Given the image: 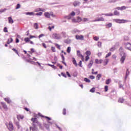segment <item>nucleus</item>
Masks as SVG:
<instances>
[{
    "instance_id": "29",
    "label": "nucleus",
    "mask_w": 131,
    "mask_h": 131,
    "mask_svg": "<svg viewBox=\"0 0 131 131\" xmlns=\"http://www.w3.org/2000/svg\"><path fill=\"white\" fill-rule=\"evenodd\" d=\"M124 102V99L123 98H120L118 100L119 103H123Z\"/></svg>"
},
{
    "instance_id": "13",
    "label": "nucleus",
    "mask_w": 131,
    "mask_h": 131,
    "mask_svg": "<svg viewBox=\"0 0 131 131\" xmlns=\"http://www.w3.org/2000/svg\"><path fill=\"white\" fill-rule=\"evenodd\" d=\"M4 100L8 104H10V103H12V100L10 99V98H5Z\"/></svg>"
},
{
    "instance_id": "28",
    "label": "nucleus",
    "mask_w": 131,
    "mask_h": 131,
    "mask_svg": "<svg viewBox=\"0 0 131 131\" xmlns=\"http://www.w3.org/2000/svg\"><path fill=\"white\" fill-rule=\"evenodd\" d=\"M120 14L119 12L117 11V10H115L114 12L115 16H119Z\"/></svg>"
},
{
    "instance_id": "20",
    "label": "nucleus",
    "mask_w": 131,
    "mask_h": 131,
    "mask_svg": "<svg viewBox=\"0 0 131 131\" xmlns=\"http://www.w3.org/2000/svg\"><path fill=\"white\" fill-rule=\"evenodd\" d=\"M25 15H27L29 16H34V12H25Z\"/></svg>"
},
{
    "instance_id": "43",
    "label": "nucleus",
    "mask_w": 131,
    "mask_h": 131,
    "mask_svg": "<svg viewBox=\"0 0 131 131\" xmlns=\"http://www.w3.org/2000/svg\"><path fill=\"white\" fill-rule=\"evenodd\" d=\"M106 26H107V27H108V28H110L111 27H112V23H110L109 24H106Z\"/></svg>"
},
{
    "instance_id": "41",
    "label": "nucleus",
    "mask_w": 131,
    "mask_h": 131,
    "mask_svg": "<svg viewBox=\"0 0 131 131\" xmlns=\"http://www.w3.org/2000/svg\"><path fill=\"white\" fill-rule=\"evenodd\" d=\"M55 28V26H52V27H49L48 29H49L50 31H52V29H54Z\"/></svg>"
},
{
    "instance_id": "25",
    "label": "nucleus",
    "mask_w": 131,
    "mask_h": 131,
    "mask_svg": "<svg viewBox=\"0 0 131 131\" xmlns=\"http://www.w3.org/2000/svg\"><path fill=\"white\" fill-rule=\"evenodd\" d=\"M81 21H82L81 17L79 16L77 17V23H79V22H81Z\"/></svg>"
},
{
    "instance_id": "2",
    "label": "nucleus",
    "mask_w": 131,
    "mask_h": 131,
    "mask_svg": "<svg viewBox=\"0 0 131 131\" xmlns=\"http://www.w3.org/2000/svg\"><path fill=\"white\" fill-rule=\"evenodd\" d=\"M44 16L46 17V18H48L50 19L51 17H53V18H55L56 17V15L53 13V12H45L44 14Z\"/></svg>"
},
{
    "instance_id": "11",
    "label": "nucleus",
    "mask_w": 131,
    "mask_h": 131,
    "mask_svg": "<svg viewBox=\"0 0 131 131\" xmlns=\"http://www.w3.org/2000/svg\"><path fill=\"white\" fill-rule=\"evenodd\" d=\"M125 48L126 49H127V50H129V51H131V44L129 43H125Z\"/></svg>"
},
{
    "instance_id": "36",
    "label": "nucleus",
    "mask_w": 131,
    "mask_h": 131,
    "mask_svg": "<svg viewBox=\"0 0 131 131\" xmlns=\"http://www.w3.org/2000/svg\"><path fill=\"white\" fill-rule=\"evenodd\" d=\"M102 15H104V16H113V13H105L104 14H102Z\"/></svg>"
},
{
    "instance_id": "12",
    "label": "nucleus",
    "mask_w": 131,
    "mask_h": 131,
    "mask_svg": "<svg viewBox=\"0 0 131 131\" xmlns=\"http://www.w3.org/2000/svg\"><path fill=\"white\" fill-rule=\"evenodd\" d=\"M93 64H94V61L93 60H90L89 64L88 65V67L89 69H91L92 66H93Z\"/></svg>"
},
{
    "instance_id": "30",
    "label": "nucleus",
    "mask_w": 131,
    "mask_h": 131,
    "mask_svg": "<svg viewBox=\"0 0 131 131\" xmlns=\"http://www.w3.org/2000/svg\"><path fill=\"white\" fill-rule=\"evenodd\" d=\"M67 52V53H68V54H70V52H71V47H68Z\"/></svg>"
},
{
    "instance_id": "62",
    "label": "nucleus",
    "mask_w": 131,
    "mask_h": 131,
    "mask_svg": "<svg viewBox=\"0 0 131 131\" xmlns=\"http://www.w3.org/2000/svg\"><path fill=\"white\" fill-rule=\"evenodd\" d=\"M35 12H40V8H37L35 10Z\"/></svg>"
},
{
    "instance_id": "32",
    "label": "nucleus",
    "mask_w": 131,
    "mask_h": 131,
    "mask_svg": "<svg viewBox=\"0 0 131 131\" xmlns=\"http://www.w3.org/2000/svg\"><path fill=\"white\" fill-rule=\"evenodd\" d=\"M61 35H62V36H63V37H67V35H66V32H62L61 33Z\"/></svg>"
},
{
    "instance_id": "34",
    "label": "nucleus",
    "mask_w": 131,
    "mask_h": 131,
    "mask_svg": "<svg viewBox=\"0 0 131 131\" xmlns=\"http://www.w3.org/2000/svg\"><path fill=\"white\" fill-rule=\"evenodd\" d=\"M84 81H85V82H88L89 83H90V82H91V80L88 79V78H85L84 79Z\"/></svg>"
},
{
    "instance_id": "4",
    "label": "nucleus",
    "mask_w": 131,
    "mask_h": 131,
    "mask_svg": "<svg viewBox=\"0 0 131 131\" xmlns=\"http://www.w3.org/2000/svg\"><path fill=\"white\" fill-rule=\"evenodd\" d=\"M114 21L116 22V23H119V24H121L122 23H126V22H128L127 20L120 19H114Z\"/></svg>"
},
{
    "instance_id": "21",
    "label": "nucleus",
    "mask_w": 131,
    "mask_h": 131,
    "mask_svg": "<svg viewBox=\"0 0 131 131\" xmlns=\"http://www.w3.org/2000/svg\"><path fill=\"white\" fill-rule=\"evenodd\" d=\"M72 59H73L72 62L74 65H75V66L76 67H77V63L76 62V60H75V58H74V57H73Z\"/></svg>"
},
{
    "instance_id": "38",
    "label": "nucleus",
    "mask_w": 131,
    "mask_h": 131,
    "mask_svg": "<svg viewBox=\"0 0 131 131\" xmlns=\"http://www.w3.org/2000/svg\"><path fill=\"white\" fill-rule=\"evenodd\" d=\"M85 54H86V56H91V53L90 51H86Z\"/></svg>"
},
{
    "instance_id": "15",
    "label": "nucleus",
    "mask_w": 131,
    "mask_h": 131,
    "mask_svg": "<svg viewBox=\"0 0 131 131\" xmlns=\"http://www.w3.org/2000/svg\"><path fill=\"white\" fill-rule=\"evenodd\" d=\"M95 63L96 64H102V63H103V60L100 59L99 60V59H95Z\"/></svg>"
},
{
    "instance_id": "37",
    "label": "nucleus",
    "mask_w": 131,
    "mask_h": 131,
    "mask_svg": "<svg viewBox=\"0 0 131 131\" xmlns=\"http://www.w3.org/2000/svg\"><path fill=\"white\" fill-rule=\"evenodd\" d=\"M21 8V5L20 4H17L16 7V10H18Z\"/></svg>"
},
{
    "instance_id": "3",
    "label": "nucleus",
    "mask_w": 131,
    "mask_h": 131,
    "mask_svg": "<svg viewBox=\"0 0 131 131\" xmlns=\"http://www.w3.org/2000/svg\"><path fill=\"white\" fill-rule=\"evenodd\" d=\"M53 38L54 39H62V35L58 33H54L52 35Z\"/></svg>"
},
{
    "instance_id": "63",
    "label": "nucleus",
    "mask_w": 131,
    "mask_h": 131,
    "mask_svg": "<svg viewBox=\"0 0 131 131\" xmlns=\"http://www.w3.org/2000/svg\"><path fill=\"white\" fill-rule=\"evenodd\" d=\"M4 32H8V28L7 27L4 28Z\"/></svg>"
},
{
    "instance_id": "16",
    "label": "nucleus",
    "mask_w": 131,
    "mask_h": 131,
    "mask_svg": "<svg viewBox=\"0 0 131 131\" xmlns=\"http://www.w3.org/2000/svg\"><path fill=\"white\" fill-rule=\"evenodd\" d=\"M17 118L18 120H20V119H23L24 118V116L21 115H17Z\"/></svg>"
},
{
    "instance_id": "18",
    "label": "nucleus",
    "mask_w": 131,
    "mask_h": 131,
    "mask_svg": "<svg viewBox=\"0 0 131 131\" xmlns=\"http://www.w3.org/2000/svg\"><path fill=\"white\" fill-rule=\"evenodd\" d=\"M72 33H73V34H75L76 33H80V31L78 30H73L72 31Z\"/></svg>"
},
{
    "instance_id": "52",
    "label": "nucleus",
    "mask_w": 131,
    "mask_h": 131,
    "mask_svg": "<svg viewBox=\"0 0 131 131\" xmlns=\"http://www.w3.org/2000/svg\"><path fill=\"white\" fill-rule=\"evenodd\" d=\"M7 10V9H1L0 10V14H2V13H4V12H5Z\"/></svg>"
},
{
    "instance_id": "47",
    "label": "nucleus",
    "mask_w": 131,
    "mask_h": 131,
    "mask_svg": "<svg viewBox=\"0 0 131 131\" xmlns=\"http://www.w3.org/2000/svg\"><path fill=\"white\" fill-rule=\"evenodd\" d=\"M93 39L96 40V41H98V40H99V37L95 36L93 37Z\"/></svg>"
},
{
    "instance_id": "44",
    "label": "nucleus",
    "mask_w": 131,
    "mask_h": 131,
    "mask_svg": "<svg viewBox=\"0 0 131 131\" xmlns=\"http://www.w3.org/2000/svg\"><path fill=\"white\" fill-rule=\"evenodd\" d=\"M127 8L128 7H126L125 6H122L121 7V11H123V10H126V9H127Z\"/></svg>"
},
{
    "instance_id": "27",
    "label": "nucleus",
    "mask_w": 131,
    "mask_h": 131,
    "mask_svg": "<svg viewBox=\"0 0 131 131\" xmlns=\"http://www.w3.org/2000/svg\"><path fill=\"white\" fill-rule=\"evenodd\" d=\"M101 77H102V75L100 74H99L96 76V79L97 80H100V79L101 78Z\"/></svg>"
},
{
    "instance_id": "7",
    "label": "nucleus",
    "mask_w": 131,
    "mask_h": 131,
    "mask_svg": "<svg viewBox=\"0 0 131 131\" xmlns=\"http://www.w3.org/2000/svg\"><path fill=\"white\" fill-rule=\"evenodd\" d=\"M8 128L10 131H13L14 129V126H13V123H12V122H9Z\"/></svg>"
},
{
    "instance_id": "60",
    "label": "nucleus",
    "mask_w": 131,
    "mask_h": 131,
    "mask_svg": "<svg viewBox=\"0 0 131 131\" xmlns=\"http://www.w3.org/2000/svg\"><path fill=\"white\" fill-rule=\"evenodd\" d=\"M90 78L91 79H95V76L91 75V76H90Z\"/></svg>"
},
{
    "instance_id": "26",
    "label": "nucleus",
    "mask_w": 131,
    "mask_h": 131,
    "mask_svg": "<svg viewBox=\"0 0 131 131\" xmlns=\"http://www.w3.org/2000/svg\"><path fill=\"white\" fill-rule=\"evenodd\" d=\"M13 38H10L9 39H8L7 41V44L8 45H10V43H11V42H13Z\"/></svg>"
},
{
    "instance_id": "64",
    "label": "nucleus",
    "mask_w": 131,
    "mask_h": 131,
    "mask_svg": "<svg viewBox=\"0 0 131 131\" xmlns=\"http://www.w3.org/2000/svg\"><path fill=\"white\" fill-rule=\"evenodd\" d=\"M45 36V34H41L39 36H38V38H40V37H42Z\"/></svg>"
},
{
    "instance_id": "40",
    "label": "nucleus",
    "mask_w": 131,
    "mask_h": 131,
    "mask_svg": "<svg viewBox=\"0 0 131 131\" xmlns=\"http://www.w3.org/2000/svg\"><path fill=\"white\" fill-rule=\"evenodd\" d=\"M34 27L35 28V29H38V25L37 23H35L34 25Z\"/></svg>"
},
{
    "instance_id": "51",
    "label": "nucleus",
    "mask_w": 131,
    "mask_h": 131,
    "mask_svg": "<svg viewBox=\"0 0 131 131\" xmlns=\"http://www.w3.org/2000/svg\"><path fill=\"white\" fill-rule=\"evenodd\" d=\"M55 46H56V48H57V49H58V50H61V46H60V45H59L58 44H55Z\"/></svg>"
},
{
    "instance_id": "5",
    "label": "nucleus",
    "mask_w": 131,
    "mask_h": 131,
    "mask_svg": "<svg viewBox=\"0 0 131 131\" xmlns=\"http://www.w3.org/2000/svg\"><path fill=\"white\" fill-rule=\"evenodd\" d=\"M37 124H32V126L30 127V130L37 131Z\"/></svg>"
},
{
    "instance_id": "1",
    "label": "nucleus",
    "mask_w": 131,
    "mask_h": 131,
    "mask_svg": "<svg viewBox=\"0 0 131 131\" xmlns=\"http://www.w3.org/2000/svg\"><path fill=\"white\" fill-rule=\"evenodd\" d=\"M120 55L121 57L120 61L121 62V64H123V63H124L125 59L126 58V54L124 52H123V49L122 48V47L120 48Z\"/></svg>"
},
{
    "instance_id": "19",
    "label": "nucleus",
    "mask_w": 131,
    "mask_h": 131,
    "mask_svg": "<svg viewBox=\"0 0 131 131\" xmlns=\"http://www.w3.org/2000/svg\"><path fill=\"white\" fill-rule=\"evenodd\" d=\"M64 42L68 44L71 43V39L68 38L64 40Z\"/></svg>"
},
{
    "instance_id": "55",
    "label": "nucleus",
    "mask_w": 131,
    "mask_h": 131,
    "mask_svg": "<svg viewBox=\"0 0 131 131\" xmlns=\"http://www.w3.org/2000/svg\"><path fill=\"white\" fill-rule=\"evenodd\" d=\"M51 50H52V52H56V49L54 47H51Z\"/></svg>"
},
{
    "instance_id": "42",
    "label": "nucleus",
    "mask_w": 131,
    "mask_h": 131,
    "mask_svg": "<svg viewBox=\"0 0 131 131\" xmlns=\"http://www.w3.org/2000/svg\"><path fill=\"white\" fill-rule=\"evenodd\" d=\"M72 22H73V23H77V20H76V19L73 17L72 19Z\"/></svg>"
},
{
    "instance_id": "57",
    "label": "nucleus",
    "mask_w": 131,
    "mask_h": 131,
    "mask_svg": "<svg viewBox=\"0 0 131 131\" xmlns=\"http://www.w3.org/2000/svg\"><path fill=\"white\" fill-rule=\"evenodd\" d=\"M110 51L111 52H114V51H115V47H112L111 48Z\"/></svg>"
},
{
    "instance_id": "17",
    "label": "nucleus",
    "mask_w": 131,
    "mask_h": 131,
    "mask_svg": "<svg viewBox=\"0 0 131 131\" xmlns=\"http://www.w3.org/2000/svg\"><path fill=\"white\" fill-rule=\"evenodd\" d=\"M8 22L10 24H13L14 23V20H13V18H12V17H8Z\"/></svg>"
},
{
    "instance_id": "54",
    "label": "nucleus",
    "mask_w": 131,
    "mask_h": 131,
    "mask_svg": "<svg viewBox=\"0 0 131 131\" xmlns=\"http://www.w3.org/2000/svg\"><path fill=\"white\" fill-rule=\"evenodd\" d=\"M41 15H42V12H39V13H36V16H41Z\"/></svg>"
},
{
    "instance_id": "50",
    "label": "nucleus",
    "mask_w": 131,
    "mask_h": 131,
    "mask_svg": "<svg viewBox=\"0 0 131 131\" xmlns=\"http://www.w3.org/2000/svg\"><path fill=\"white\" fill-rule=\"evenodd\" d=\"M71 16H73V17H74L75 16V12L74 11H72L71 13H70Z\"/></svg>"
},
{
    "instance_id": "9",
    "label": "nucleus",
    "mask_w": 131,
    "mask_h": 131,
    "mask_svg": "<svg viewBox=\"0 0 131 131\" xmlns=\"http://www.w3.org/2000/svg\"><path fill=\"white\" fill-rule=\"evenodd\" d=\"M81 3L79 1H74L73 3L74 7H79L80 6Z\"/></svg>"
},
{
    "instance_id": "31",
    "label": "nucleus",
    "mask_w": 131,
    "mask_h": 131,
    "mask_svg": "<svg viewBox=\"0 0 131 131\" xmlns=\"http://www.w3.org/2000/svg\"><path fill=\"white\" fill-rule=\"evenodd\" d=\"M129 74V72L128 71V69H127L126 72V76L125 77V79H126V78H127V77L128 76Z\"/></svg>"
},
{
    "instance_id": "49",
    "label": "nucleus",
    "mask_w": 131,
    "mask_h": 131,
    "mask_svg": "<svg viewBox=\"0 0 131 131\" xmlns=\"http://www.w3.org/2000/svg\"><path fill=\"white\" fill-rule=\"evenodd\" d=\"M119 85L120 89H121L122 88V89L123 90V85L122 84L120 83L121 82L119 81Z\"/></svg>"
},
{
    "instance_id": "46",
    "label": "nucleus",
    "mask_w": 131,
    "mask_h": 131,
    "mask_svg": "<svg viewBox=\"0 0 131 131\" xmlns=\"http://www.w3.org/2000/svg\"><path fill=\"white\" fill-rule=\"evenodd\" d=\"M95 90L96 88H93L91 90H90V92H91V93H95Z\"/></svg>"
},
{
    "instance_id": "61",
    "label": "nucleus",
    "mask_w": 131,
    "mask_h": 131,
    "mask_svg": "<svg viewBox=\"0 0 131 131\" xmlns=\"http://www.w3.org/2000/svg\"><path fill=\"white\" fill-rule=\"evenodd\" d=\"M98 46L99 48H101V46H102V42L99 41L98 43Z\"/></svg>"
},
{
    "instance_id": "59",
    "label": "nucleus",
    "mask_w": 131,
    "mask_h": 131,
    "mask_svg": "<svg viewBox=\"0 0 131 131\" xmlns=\"http://www.w3.org/2000/svg\"><path fill=\"white\" fill-rule=\"evenodd\" d=\"M25 41H26V42H28V41H29V38H28V37L25 38Z\"/></svg>"
},
{
    "instance_id": "56",
    "label": "nucleus",
    "mask_w": 131,
    "mask_h": 131,
    "mask_svg": "<svg viewBox=\"0 0 131 131\" xmlns=\"http://www.w3.org/2000/svg\"><path fill=\"white\" fill-rule=\"evenodd\" d=\"M89 59H90V56L86 55V56L85 57V60L86 62H88Z\"/></svg>"
},
{
    "instance_id": "45",
    "label": "nucleus",
    "mask_w": 131,
    "mask_h": 131,
    "mask_svg": "<svg viewBox=\"0 0 131 131\" xmlns=\"http://www.w3.org/2000/svg\"><path fill=\"white\" fill-rule=\"evenodd\" d=\"M82 21H83V22H88L89 21V18H83L82 19Z\"/></svg>"
},
{
    "instance_id": "8",
    "label": "nucleus",
    "mask_w": 131,
    "mask_h": 131,
    "mask_svg": "<svg viewBox=\"0 0 131 131\" xmlns=\"http://www.w3.org/2000/svg\"><path fill=\"white\" fill-rule=\"evenodd\" d=\"M31 120L33 122V124H37L38 125V121H37V119L35 118H32Z\"/></svg>"
},
{
    "instance_id": "24",
    "label": "nucleus",
    "mask_w": 131,
    "mask_h": 131,
    "mask_svg": "<svg viewBox=\"0 0 131 131\" xmlns=\"http://www.w3.org/2000/svg\"><path fill=\"white\" fill-rule=\"evenodd\" d=\"M68 20H71L72 18H73V16L71 15V14H69L68 16H66V17Z\"/></svg>"
},
{
    "instance_id": "53",
    "label": "nucleus",
    "mask_w": 131,
    "mask_h": 131,
    "mask_svg": "<svg viewBox=\"0 0 131 131\" xmlns=\"http://www.w3.org/2000/svg\"><path fill=\"white\" fill-rule=\"evenodd\" d=\"M111 56V52L108 53L105 56V58H108V57H110Z\"/></svg>"
},
{
    "instance_id": "35",
    "label": "nucleus",
    "mask_w": 131,
    "mask_h": 131,
    "mask_svg": "<svg viewBox=\"0 0 131 131\" xmlns=\"http://www.w3.org/2000/svg\"><path fill=\"white\" fill-rule=\"evenodd\" d=\"M106 84H109L111 82V79H108L105 81Z\"/></svg>"
},
{
    "instance_id": "48",
    "label": "nucleus",
    "mask_w": 131,
    "mask_h": 131,
    "mask_svg": "<svg viewBox=\"0 0 131 131\" xmlns=\"http://www.w3.org/2000/svg\"><path fill=\"white\" fill-rule=\"evenodd\" d=\"M12 50L13 52H15V53H16V54H17L19 56V54H18V51H17L16 49L13 48Z\"/></svg>"
},
{
    "instance_id": "6",
    "label": "nucleus",
    "mask_w": 131,
    "mask_h": 131,
    "mask_svg": "<svg viewBox=\"0 0 131 131\" xmlns=\"http://www.w3.org/2000/svg\"><path fill=\"white\" fill-rule=\"evenodd\" d=\"M75 38L77 40H84V36L82 35H76Z\"/></svg>"
},
{
    "instance_id": "33",
    "label": "nucleus",
    "mask_w": 131,
    "mask_h": 131,
    "mask_svg": "<svg viewBox=\"0 0 131 131\" xmlns=\"http://www.w3.org/2000/svg\"><path fill=\"white\" fill-rule=\"evenodd\" d=\"M77 55L78 57H81V56H82V55H81V54L80 53V51L79 50L77 51Z\"/></svg>"
},
{
    "instance_id": "14",
    "label": "nucleus",
    "mask_w": 131,
    "mask_h": 131,
    "mask_svg": "<svg viewBox=\"0 0 131 131\" xmlns=\"http://www.w3.org/2000/svg\"><path fill=\"white\" fill-rule=\"evenodd\" d=\"M1 104H2L3 108L4 109H5V110H8V106H7V104H6V103L2 102H1Z\"/></svg>"
},
{
    "instance_id": "22",
    "label": "nucleus",
    "mask_w": 131,
    "mask_h": 131,
    "mask_svg": "<svg viewBox=\"0 0 131 131\" xmlns=\"http://www.w3.org/2000/svg\"><path fill=\"white\" fill-rule=\"evenodd\" d=\"M108 62H109V59H105L103 61V63H104L103 65H104V66H106V65H107V64H108Z\"/></svg>"
},
{
    "instance_id": "23",
    "label": "nucleus",
    "mask_w": 131,
    "mask_h": 131,
    "mask_svg": "<svg viewBox=\"0 0 131 131\" xmlns=\"http://www.w3.org/2000/svg\"><path fill=\"white\" fill-rule=\"evenodd\" d=\"M26 62H28V63H31V64H34V65H35V64H36V62H34V61H32L29 59H27Z\"/></svg>"
},
{
    "instance_id": "58",
    "label": "nucleus",
    "mask_w": 131,
    "mask_h": 131,
    "mask_svg": "<svg viewBox=\"0 0 131 131\" xmlns=\"http://www.w3.org/2000/svg\"><path fill=\"white\" fill-rule=\"evenodd\" d=\"M82 61H81V60H80L79 62V66H80V67H82Z\"/></svg>"
},
{
    "instance_id": "10",
    "label": "nucleus",
    "mask_w": 131,
    "mask_h": 131,
    "mask_svg": "<svg viewBox=\"0 0 131 131\" xmlns=\"http://www.w3.org/2000/svg\"><path fill=\"white\" fill-rule=\"evenodd\" d=\"M100 21H104V18L103 17H99L97 19L92 20V22H99Z\"/></svg>"
},
{
    "instance_id": "39",
    "label": "nucleus",
    "mask_w": 131,
    "mask_h": 131,
    "mask_svg": "<svg viewBox=\"0 0 131 131\" xmlns=\"http://www.w3.org/2000/svg\"><path fill=\"white\" fill-rule=\"evenodd\" d=\"M15 124L17 126L18 128H20V127H21V126L20 125L19 122H16Z\"/></svg>"
}]
</instances>
